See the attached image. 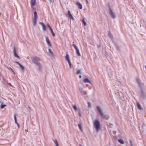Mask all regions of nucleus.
<instances>
[{
	"label": "nucleus",
	"instance_id": "obj_1",
	"mask_svg": "<svg viewBox=\"0 0 146 146\" xmlns=\"http://www.w3.org/2000/svg\"><path fill=\"white\" fill-rule=\"evenodd\" d=\"M94 127L97 131H98L100 129V123L98 120H95L94 123Z\"/></svg>",
	"mask_w": 146,
	"mask_h": 146
},
{
	"label": "nucleus",
	"instance_id": "obj_2",
	"mask_svg": "<svg viewBox=\"0 0 146 146\" xmlns=\"http://www.w3.org/2000/svg\"><path fill=\"white\" fill-rule=\"evenodd\" d=\"M65 58L66 60L68 62L70 66H72V65L71 64L70 60V59L69 56L68 54H67L66 55V56L65 57Z\"/></svg>",
	"mask_w": 146,
	"mask_h": 146
},
{
	"label": "nucleus",
	"instance_id": "obj_3",
	"mask_svg": "<svg viewBox=\"0 0 146 146\" xmlns=\"http://www.w3.org/2000/svg\"><path fill=\"white\" fill-rule=\"evenodd\" d=\"M73 45L76 50V53H77V55L79 56H80L81 55L80 53L79 49L77 47V46H76V45L75 44H73Z\"/></svg>",
	"mask_w": 146,
	"mask_h": 146
},
{
	"label": "nucleus",
	"instance_id": "obj_4",
	"mask_svg": "<svg viewBox=\"0 0 146 146\" xmlns=\"http://www.w3.org/2000/svg\"><path fill=\"white\" fill-rule=\"evenodd\" d=\"M32 60L33 62L35 63H37V62H38L40 60V59L36 57H33Z\"/></svg>",
	"mask_w": 146,
	"mask_h": 146
},
{
	"label": "nucleus",
	"instance_id": "obj_5",
	"mask_svg": "<svg viewBox=\"0 0 146 146\" xmlns=\"http://www.w3.org/2000/svg\"><path fill=\"white\" fill-rule=\"evenodd\" d=\"M68 17L71 19H72V20H74V19L71 13L70 12V11H68Z\"/></svg>",
	"mask_w": 146,
	"mask_h": 146
},
{
	"label": "nucleus",
	"instance_id": "obj_6",
	"mask_svg": "<svg viewBox=\"0 0 146 146\" xmlns=\"http://www.w3.org/2000/svg\"><path fill=\"white\" fill-rule=\"evenodd\" d=\"M97 109L98 111V113H99V114L102 116H103V113L102 112V111L100 108L98 106L97 107Z\"/></svg>",
	"mask_w": 146,
	"mask_h": 146
},
{
	"label": "nucleus",
	"instance_id": "obj_7",
	"mask_svg": "<svg viewBox=\"0 0 146 146\" xmlns=\"http://www.w3.org/2000/svg\"><path fill=\"white\" fill-rule=\"evenodd\" d=\"M35 3V0H31V4L32 7H33Z\"/></svg>",
	"mask_w": 146,
	"mask_h": 146
},
{
	"label": "nucleus",
	"instance_id": "obj_8",
	"mask_svg": "<svg viewBox=\"0 0 146 146\" xmlns=\"http://www.w3.org/2000/svg\"><path fill=\"white\" fill-rule=\"evenodd\" d=\"M13 54H14V56L15 57H16V58H19V56L17 55V54L16 53V50H15V48H14Z\"/></svg>",
	"mask_w": 146,
	"mask_h": 146
},
{
	"label": "nucleus",
	"instance_id": "obj_9",
	"mask_svg": "<svg viewBox=\"0 0 146 146\" xmlns=\"http://www.w3.org/2000/svg\"><path fill=\"white\" fill-rule=\"evenodd\" d=\"M76 5L78 6L79 8L82 9V5L79 2H78L76 3Z\"/></svg>",
	"mask_w": 146,
	"mask_h": 146
},
{
	"label": "nucleus",
	"instance_id": "obj_10",
	"mask_svg": "<svg viewBox=\"0 0 146 146\" xmlns=\"http://www.w3.org/2000/svg\"><path fill=\"white\" fill-rule=\"evenodd\" d=\"M110 14L111 15L112 17L113 18H115V14L112 11L111 9H110Z\"/></svg>",
	"mask_w": 146,
	"mask_h": 146
},
{
	"label": "nucleus",
	"instance_id": "obj_11",
	"mask_svg": "<svg viewBox=\"0 0 146 146\" xmlns=\"http://www.w3.org/2000/svg\"><path fill=\"white\" fill-rule=\"evenodd\" d=\"M46 40L48 45L50 46H51V44L48 38L47 37H46Z\"/></svg>",
	"mask_w": 146,
	"mask_h": 146
},
{
	"label": "nucleus",
	"instance_id": "obj_12",
	"mask_svg": "<svg viewBox=\"0 0 146 146\" xmlns=\"http://www.w3.org/2000/svg\"><path fill=\"white\" fill-rule=\"evenodd\" d=\"M39 24L42 26L43 30L45 31L46 30V28L44 24L42 23H40Z\"/></svg>",
	"mask_w": 146,
	"mask_h": 146
},
{
	"label": "nucleus",
	"instance_id": "obj_13",
	"mask_svg": "<svg viewBox=\"0 0 146 146\" xmlns=\"http://www.w3.org/2000/svg\"><path fill=\"white\" fill-rule=\"evenodd\" d=\"M37 18H34L33 19V24L34 26L36 25V24Z\"/></svg>",
	"mask_w": 146,
	"mask_h": 146
},
{
	"label": "nucleus",
	"instance_id": "obj_14",
	"mask_svg": "<svg viewBox=\"0 0 146 146\" xmlns=\"http://www.w3.org/2000/svg\"><path fill=\"white\" fill-rule=\"evenodd\" d=\"M83 82L85 83H90V82L88 79L87 78L84 79L83 80Z\"/></svg>",
	"mask_w": 146,
	"mask_h": 146
},
{
	"label": "nucleus",
	"instance_id": "obj_15",
	"mask_svg": "<svg viewBox=\"0 0 146 146\" xmlns=\"http://www.w3.org/2000/svg\"><path fill=\"white\" fill-rule=\"evenodd\" d=\"M137 104L138 109L140 110H141V106L139 103L138 102H137Z\"/></svg>",
	"mask_w": 146,
	"mask_h": 146
},
{
	"label": "nucleus",
	"instance_id": "obj_16",
	"mask_svg": "<svg viewBox=\"0 0 146 146\" xmlns=\"http://www.w3.org/2000/svg\"><path fill=\"white\" fill-rule=\"evenodd\" d=\"M118 141L121 144H123L124 143V141L123 140L121 139H119L118 140Z\"/></svg>",
	"mask_w": 146,
	"mask_h": 146
},
{
	"label": "nucleus",
	"instance_id": "obj_17",
	"mask_svg": "<svg viewBox=\"0 0 146 146\" xmlns=\"http://www.w3.org/2000/svg\"><path fill=\"white\" fill-rule=\"evenodd\" d=\"M82 22L84 26H85L86 25V23L84 19L82 20Z\"/></svg>",
	"mask_w": 146,
	"mask_h": 146
},
{
	"label": "nucleus",
	"instance_id": "obj_18",
	"mask_svg": "<svg viewBox=\"0 0 146 146\" xmlns=\"http://www.w3.org/2000/svg\"><path fill=\"white\" fill-rule=\"evenodd\" d=\"M34 18H37V15L36 12H35L34 13Z\"/></svg>",
	"mask_w": 146,
	"mask_h": 146
},
{
	"label": "nucleus",
	"instance_id": "obj_19",
	"mask_svg": "<svg viewBox=\"0 0 146 146\" xmlns=\"http://www.w3.org/2000/svg\"><path fill=\"white\" fill-rule=\"evenodd\" d=\"M73 107L75 111H76L77 110V109L76 106L73 105Z\"/></svg>",
	"mask_w": 146,
	"mask_h": 146
},
{
	"label": "nucleus",
	"instance_id": "obj_20",
	"mask_svg": "<svg viewBox=\"0 0 146 146\" xmlns=\"http://www.w3.org/2000/svg\"><path fill=\"white\" fill-rule=\"evenodd\" d=\"M54 142L56 146H58V142L56 139L54 140Z\"/></svg>",
	"mask_w": 146,
	"mask_h": 146
},
{
	"label": "nucleus",
	"instance_id": "obj_21",
	"mask_svg": "<svg viewBox=\"0 0 146 146\" xmlns=\"http://www.w3.org/2000/svg\"><path fill=\"white\" fill-rule=\"evenodd\" d=\"M19 66H20V67H21V69L22 70H24V67H23V66L22 65H21V64H20V65H19Z\"/></svg>",
	"mask_w": 146,
	"mask_h": 146
},
{
	"label": "nucleus",
	"instance_id": "obj_22",
	"mask_svg": "<svg viewBox=\"0 0 146 146\" xmlns=\"http://www.w3.org/2000/svg\"><path fill=\"white\" fill-rule=\"evenodd\" d=\"M78 126H79V128L80 129L81 131H82V127H81V125L80 124H78Z\"/></svg>",
	"mask_w": 146,
	"mask_h": 146
},
{
	"label": "nucleus",
	"instance_id": "obj_23",
	"mask_svg": "<svg viewBox=\"0 0 146 146\" xmlns=\"http://www.w3.org/2000/svg\"><path fill=\"white\" fill-rule=\"evenodd\" d=\"M77 74H81V72L80 70H79L77 72Z\"/></svg>",
	"mask_w": 146,
	"mask_h": 146
},
{
	"label": "nucleus",
	"instance_id": "obj_24",
	"mask_svg": "<svg viewBox=\"0 0 146 146\" xmlns=\"http://www.w3.org/2000/svg\"><path fill=\"white\" fill-rule=\"evenodd\" d=\"M14 119H15V123H17V120H16V117L15 115L14 116Z\"/></svg>",
	"mask_w": 146,
	"mask_h": 146
},
{
	"label": "nucleus",
	"instance_id": "obj_25",
	"mask_svg": "<svg viewBox=\"0 0 146 146\" xmlns=\"http://www.w3.org/2000/svg\"><path fill=\"white\" fill-rule=\"evenodd\" d=\"M51 33L53 36H55V34L54 33L53 31L52 32H51Z\"/></svg>",
	"mask_w": 146,
	"mask_h": 146
},
{
	"label": "nucleus",
	"instance_id": "obj_26",
	"mask_svg": "<svg viewBox=\"0 0 146 146\" xmlns=\"http://www.w3.org/2000/svg\"><path fill=\"white\" fill-rule=\"evenodd\" d=\"M5 106H6V105H2L1 106V108H3Z\"/></svg>",
	"mask_w": 146,
	"mask_h": 146
},
{
	"label": "nucleus",
	"instance_id": "obj_27",
	"mask_svg": "<svg viewBox=\"0 0 146 146\" xmlns=\"http://www.w3.org/2000/svg\"><path fill=\"white\" fill-rule=\"evenodd\" d=\"M47 26L48 27V28L49 29H50V28H51V27H50V25L48 24L47 25Z\"/></svg>",
	"mask_w": 146,
	"mask_h": 146
},
{
	"label": "nucleus",
	"instance_id": "obj_28",
	"mask_svg": "<svg viewBox=\"0 0 146 146\" xmlns=\"http://www.w3.org/2000/svg\"><path fill=\"white\" fill-rule=\"evenodd\" d=\"M16 63L17 64H18L19 65V66L20 65V64H20L18 62H16Z\"/></svg>",
	"mask_w": 146,
	"mask_h": 146
},
{
	"label": "nucleus",
	"instance_id": "obj_29",
	"mask_svg": "<svg viewBox=\"0 0 146 146\" xmlns=\"http://www.w3.org/2000/svg\"><path fill=\"white\" fill-rule=\"evenodd\" d=\"M79 78H81V75H79Z\"/></svg>",
	"mask_w": 146,
	"mask_h": 146
},
{
	"label": "nucleus",
	"instance_id": "obj_30",
	"mask_svg": "<svg viewBox=\"0 0 146 146\" xmlns=\"http://www.w3.org/2000/svg\"><path fill=\"white\" fill-rule=\"evenodd\" d=\"M88 106H90V104L89 103H88Z\"/></svg>",
	"mask_w": 146,
	"mask_h": 146
},
{
	"label": "nucleus",
	"instance_id": "obj_31",
	"mask_svg": "<svg viewBox=\"0 0 146 146\" xmlns=\"http://www.w3.org/2000/svg\"><path fill=\"white\" fill-rule=\"evenodd\" d=\"M51 32H52L53 31L52 29L51 30H50Z\"/></svg>",
	"mask_w": 146,
	"mask_h": 146
},
{
	"label": "nucleus",
	"instance_id": "obj_32",
	"mask_svg": "<svg viewBox=\"0 0 146 146\" xmlns=\"http://www.w3.org/2000/svg\"><path fill=\"white\" fill-rule=\"evenodd\" d=\"M49 51L50 53H51V51H50V49H49Z\"/></svg>",
	"mask_w": 146,
	"mask_h": 146
},
{
	"label": "nucleus",
	"instance_id": "obj_33",
	"mask_svg": "<svg viewBox=\"0 0 146 146\" xmlns=\"http://www.w3.org/2000/svg\"><path fill=\"white\" fill-rule=\"evenodd\" d=\"M49 29H50V30H51L52 29L51 28H50Z\"/></svg>",
	"mask_w": 146,
	"mask_h": 146
},
{
	"label": "nucleus",
	"instance_id": "obj_34",
	"mask_svg": "<svg viewBox=\"0 0 146 146\" xmlns=\"http://www.w3.org/2000/svg\"><path fill=\"white\" fill-rule=\"evenodd\" d=\"M79 115H80V117L81 116V114H80V113H79Z\"/></svg>",
	"mask_w": 146,
	"mask_h": 146
},
{
	"label": "nucleus",
	"instance_id": "obj_35",
	"mask_svg": "<svg viewBox=\"0 0 146 146\" xmlns=\"http://www.w3.org/2000/svg\"><path fill=\"white\" fill-rule=\"evenodd\" d=\"M27 58L28 59H29V56L27 57Z\"/></svg>",
	"mask_w": 146,
	"mask_h": 146
},
{
	"label": "nucleus",
	"instance_id": "obj_36",
	"mask_svg": "<svg viewBox=\"0 0 146 146\" xmlns=\"http://www.w3.org/2000/svg\"><path fill=\"white\" fill-rule=\"evenodd\" d=\"M10 70H11L13 71L12 68H10Z\"/></svg>",
	"mask_w": 146,
	"mask_h": 146
},
{
	"label": "nucleus",
	"instance_id": "obj_37",
	"mask_svg": "<svg viewBox=\"0 0 146 146\" xmlns=\"http://www.w3.org/2000/svg\"><path fill=\"white\" fill-rule=\"evenodd\" d=\"M138 80V81H138V83H139V81L138 80Z\"/></svg>",
	"mask_w": 146,
	"mask_h": 146
}]
</instances>
